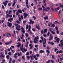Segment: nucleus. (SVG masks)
I'll return each mask as SVG.
<instances>
[{
	"label": "nucleus",
	"mask_w": 63,
	"mask_h": 63,
	"mask_svg": "<svg viewBox=\"0 0 63 63\" xmlns=\"http://www.w3.org/2000/svg\"><path fill=\"white\" fill-rule=\"evenodd\" d=\"M44 30H42L41 31V34H43L44 33L45 34L46 33H47V29H46L44 30V31L43 32Z\"/></svg>",
	"instance_id": "4"
},
{
	"label": "nucleus",
	"mask_w": 63,
	"mask_h": 63,
	"mask_svg": "<svg viewBox=\"0 0 63 63\" xmlns=\"http://www.w3.org/2000/svg\"><path fill=\"white\" fill-rule=\"evenodd\" d=\"M40 38L41 39V40H42V41L43 42V45H46V43H47V42L46 41V38H44H44H43V37L42 36H41L40 37Z\"/></svg>",
	"instance_id": "2"
},
{
	"label": "nucleus",
	"mask_w": 63,
	"mask_h": 63,
	"mask_svg": "<svg viewBox=\"0 0 63 63\" xmlns=\"http://www.w3.org/2000/svg\"><path fill=\"white\" fill-rule=\"evenodd\" d=\"M48 44H50V45H54V43L52 42H48Z\"/></svg>",
	"instance_id": "15"
},
{
	"label": "nucleus",
	"mask_w": 63,
	"mask_h": 63,
	"mask_svg": "<svg viewBox=\"0 0 63 63\" xmlns=\"http://www.w3.org/2000/svg\"><path fill=\"white\" fill-rule=\"evenodd\" d=\"M23 14V16L24 18H26V17H27V16H28V15L27 13H24Z\"/></svg>",
	"instance_id": "7"
},
{
	"label": "nucleus",
	"mask_w": 63,
	"mask_h": 63,
	"mask_svg": "<svg viewBox=\"0 0 63 63\" xmlns=\"http://www.w3.org/2000/svg\"><path fill=\"white\" fill-rule=\"evenodd\" d=\"M51 61V62L52 63H54V61L51 60H48V61L47 62V63H49V62H50Z\"/></svg>",
	"instance_id": "9"
},
{
	"label": "nucleus",
	"mask_w": 63,
	"mask_h": 63,
	"mask_svg": "<svg viewBox=\"0 0 63 63\" xmlns=\"http://www.w3.org/2000/svg\"><path fill=\"white\" fill-rule=\"evenodd\" d=\"M39 36H37L36 37H35L33 40V43L34 44L38 43V40L39 39Z\"/></svg>",
	"instance_id": "1"
},
{
	"label": "nucleus",
	"mask_w": 63,
	"mask_h": 63,
	"mask_svg": "<svg viewBox=\"0 0 63 63\" xmlns=\"http://www.w3.org/2000/svg\"><path fill=\"white\" fill-rule=\"evenodd\" d=\"M11 47L12 48H15V46H12Z\"/></svg>",
	"instance_id": "63"
},
{
	"label": "nucleus",
	"mask_w": 63,
	"mask_h": 63,
	"mask_svg": "<svg viewBox=\"0 0 63 63\" xmlns=\"http://www.w3.org/2000/svg\"><path fill=\"white\" fill-rule=\"evenodd\" d=\"M8 6H11V3H9L8 4Z\"/></svg>",
	"instance_id": "58"
},
{
	"label": "nucleus",
	"mask_w": 63,
	"mask_h": 63,
	"mask_svg": "<svg viewBox=\"0 0 63 63\" xmlns=\"http://www.w3.org/2000/svg\"><path fill=\"white\" fill-rule=\"evenodd\" d=\"M57 50H58V49H57V48H55V52H56Z\"/></svg>",
	"instance_id": "49"
},
{
	"label": "nucleus",
	"mask_w": 63,
	"mask_h": 63,
	"mask_svg": "<svg viewBox=\"0 0 63 63\" xmlns=\"http://www.w3.org/2000/svg\"><path fill=\"white\" fill-rule=\"evenodd\" d=\"M56 38H57L56 39ZM55 39H56L57 43H59V41H60V39H59V38H57V36H56L55 37Z\"/></svg>",
	"instance_id": "6"
},
{
	"label": "nucleus",
	"mask_w": 63,
	"mask_h": 63,
	"mask_svg": "<svg viewBox=\"0 0 63 63\" xmlns=\"http://www.w3.org/2000/svg\"><path fill=\"white\" fill-rule=\"evenodd\" d=\"M31 6H34V4L33 3H32L31 4Z\"/></svg>",
	"instance_id": "64"
},
{
	"label": "nucleus",
	"mask_w": 63,
	"mask_h": 63,
	"mask_svg": "<svg viewBox=\"0 0 63 63\" xmlns=\"http://www.w3.org/2000/svg\"><path fill=\"white\" fill-rule=\"evenodd\" d=\"M50 34V32H48L47 34V36H49Z\"/></svg>",
	"instance_id": "29"
},
{
	"label": "nucleus",
	"mask_w": 63,
	"mask_h": 63,
	"mask_svg": "<svg viewBox=\"0 0 63 63\" xmlns=\"http://www.w3.org/2000/svg\"><path fill=\"white\" fill-rule=\"evenodd\" d=\"M8 26L10 27H11L12 26V23H10L9 22H8Z\"/></svg>",
	"instance_id": "12"
},
{
	"label": "nucleus",
	"mask_w": 63,
	"mask_h": 63,
	"mask_svg": "<svg viewBox=\"0 0 63 63\" xmlns=\"http://www.w3.org/2000/svg\"><path fill=\"white\" fill-rule=\"evenodd\" d=\"M55 24H52V26H51V27H55Z\"/></svg>",
	"instance_id": "30"
},
{
	"label": "nucleus",
	"mask_w": 63,
	"mask_h": 63,
	"mask_svg": "<svg viewBox=\"0 0 63 63\" xmlns=\"http://www.w3.org/2000/svg\"><path fill=\"white\" fill-rule=\"evenodd\" d=\"M21 32H22V33H23V34H25V30H22L21 31Z\"/></svg>",
	"instance_id": "26"
},
{
	"label": "nucleus",
	"mask_w": 63,
	"mask_h": 63,
	"mask_svg": "<svg viewBox=\"0 0 63 63\" xmlns=\"http://www.w3.org/2000/svg\"><path fill=\"white\" fill-rule=\"evenodd\" d=\"M16 22L17 23H18L19 24H20V22H19V21H18V20H17L16 21Z\"/></svg>",
	"instance_id": "47"
},
{
	"label": "nucleus",
	"mask_w": 63,
	"mask_h": 63,
	"mask_svg": "<svg viewBox=\"0 0 63 63\" xmlns=\"http://www.w3.org/2000/svg\"><path fill=\"white\" fill-rule=\"evenodd\" d=\"M5 44L6 45H8L9 44V42H6L5 43Z\"/></svg>",
	"instance_id": "45"
},
{
	"label": "nucleus",
	"mask_w": 63,
	"mask_h": 63,
	"mask_svg": "<svg viewBox=\"0 0 63 63\" xmlns=\"http://www.w3.org/2000/svg\"><path fill=\"white\" fill-rule=\"evenodd\" d=\"M32 30L33 31H36V30L34 28L32 29Z\"/></svg>",
	"instance_id": "50"
},
{
	"label": "nucleus",
	"mask_w": 63,
	"mask_h": 63,
	"mask_svg": "<svg viewBox=\"0 0 63 63\" xmlns=\"http://www.w3.org/2000/svg\"><path fill=\"white\" fill-rule=\"evenodd\" d=\"M16 3V2L15 1V0H14V3L12 5V6L13 7H14V6L15 5V4Z\"/></svg>",
	"instance_id": "18"
},
{
	"label": "nucleus",
	"mask_w": 63,
	"mask_h": 63,
	"mask_svg": "<svg viewBox=\"0 0 63 63\" xmlns=\"http://www.w3.org/2000/svg\"><path fill=\"white\" fill-rule=\"evenodd\" d=\"M29 28L28 30L27 31L28 32H30V34H32V32L31 31L30 29L31 28V26L30 25H29Z\"/></svg>",
	"instance_id": "5"
},
{
	"label": "nucleus",
	"mask_w": 63,
	"mask_h": 63,
	"mask_svg": "<svg viewBox=\"0 0 63 63\" xmlns=\"http://www.w3.org/2000/svg\"><path fill=\"white\" fill-rule=\"evenodd\" d=\"M2 8L3 9H5V7H4V5H2Z\"/></svg>",
	"instance_id": "44"
},
{
	"label": "nucleus",
	"mask_w": 63,
	"mask_h": 63,
	"mask_svg": "<svg viewBox=\"0 0 63 63\" xmlns=\"http://www.w3.org/2000/svg\"><path fill=\"white\" fill-rule=\"evenodd\" d=\"M16 8H17V9H18V8H19V5H18V4H17V5Z\"/></svg>",
	"instance_id": "42"
},
{
	"label": "nucleus",
	"mask_w": 63,
	"mask_h": 63,
	"mask_svg": "<svg viewBox=\"0 0 63 63\" xmlns=\"http://www.w3.org/2000/svg\"><path fill=\"white\" fill-rule=\"evenodd\" d=\"M63 52L62 51V50H60L59 52V53H63Z\"/></svg>",
	"instance_id": "35"
},
{
	"label": "nucleus",
	"mask_w": 63,
	"mask_h": 63,
	"mask_svg": "<svg viewBox=\"0 0 63 63\" xmlns=\"http://www.w3.org/2000/svg\"><path fill=\"white\" fill-rule=\"evenodd\" d=\"M23 50L24 51H25L26 52V51H27V49L26 48V49H25V48H24L23 49Z\"/></svg>",
	"instance_id": "25"
},
{
	"label": "nucleus",
	"mask_w": 63,
	"mask_h": 63,
	"mask_svg": "<svg viewBox=\"0 0 63 63\" xmlns=\"http://www.w3.org/2000/svg\"><path fill=\"white\" fill-rule=\"evenodd\" d=\"M21 19H23L24 18L23 16L22 15L21 16Z\"/></svg>",
	"instance_id": "38"
},
{
	"label": "nucleus",
	"mask_w": 63,
	"mask_h": 63,
	"mask_svg": "<svg viewBox=\"0 0 63 63\" xmlns=\"http://www.w3.org/2000/svg\"><path fill=\"white\" fill-rule=\"evenodd\" d=\"M15 62H16V61H15V60H14L12 61V63H15Z\"/></svg>",
	"instance_id": "54"
},
{
	"label": "nucleus",
	"mask_w": 63,
	"mask_h": 63,
	"mask_svg": "<svg viewBox=\"0 0 63 63\" xmlns=\"http://www.w3.org/2000/svg\"><path fill=\"white\" fill-rule=\"evenodd\" d=\"M14 57L15 58H17V53H16L14 55Z\"/></svg>",
	"instance_id": "19"
},
{
	"label": "nucleus",
	"mask_w": 63,
	"mask_h": 63,
	"mask_svg": "<svg viewBox=\"0 0 63 63\" xmlns=\"http://www.w3.org/2000/svg\"><path fill=\"white\" fill-rule=\"evenodd\" d=\"M21 53H18V55L19 56H20L21 55Z\"/></svg>",
	"instance_id": "34"
},
{
	"label": "nucleus",
	"mask_w": 63,
	"mask_h": 63,
	"mask_svg": "<svg viewBox=\"0 0 63 63\" xmlns=\"http://www.w3.org/2000/svg\"><path fill=\"white\" fill-rule=\"evenodd\" d=\"M7 34H8V35H9V36H11V34L10 33L8 32L7 33Z\"/></svg>",
	"instance_id": "33"
},
{
	"label": "nucleus",
	"mask_w": 63,
	"mask_h": 63,
	"mask_svg": "<svg viewBox=\"0 0 63 63\" xmlns=\"http://www.w3.org/2000/svg\"><path fill=\"white\" fill-rule=\"evenodd\" d=\"M51 32L52 34H55V32H54L51 31Z\"/></svg>",
	"instance_id": "43"
},
{
	"label": "nucleus",
	"mask_w": 63,
	"mask_h": 63,
	"mask_svg": "<svg viewBox=\"0 0 63 63\" xmlns=\"http://www.w3.org/2000/svg\"><path fill=\"white\" fill-rule=\"evenodd\" d=\"M29 54V52H27L26 53V55H28Z\"/></svg>",
	"instance_id": "53"
},
{
	"label": "nucleus",
	"mask_w": 63,
	"mask_h": 63,
	"mask_svg": "<svg viewBox=\"0 0 63 63\" xmlns=\"http://www.w3.org/2000/svg\"><path fill=\"white\" fill-rule=\"evenodd\" d=\"M45 51L44 50H41L39 52L40 53H44Z\"/></svg>",
	"instance_id": "22"
},
{
	"label": "nucleus",
	"mask_w": 63,
	"mask_h": 63,
	"mask_svg": "<svg viewBox=\"0 0 63 63\" xmlns=\"http://www.w3.org/2000/svg\"><path fill=\"white\" fill-rule=\"evenodd\" d=\"M50 24H51V23L50 22L49 23H48V25L49 27H50Z\"/></svg>",
	"instance_id": "57"
},
{
	"label": "nucleus",
	"mask_w": 63,
	"mask_h": 63,
	"mask_svg": "<svg viewBox=\"0 0 63 63\" xmlns=\"http://www.w3.org/2000/svg\"><path fill=\"white\" fill-rule=\"evenodd\" d=\"M3 4L4 5L5 7H6V6H7V4L5 2H3Z\"/></svg>",
	"instance_id": "23"
},
{
	"label": "nucleus",
	"mask_w": 63,
	"mask_h": 63,
	"mask_svg": "<svg viewBox=\"0 0 63 63\" xmlns=\"http://www.w3.org/2000/svg\"><path fill=\"white\" fill-rule=\"evenodd\" d=\"M55 28L56 30H58V28H57V26H56Z\"/></svg>",
	"instance_id": "51"
},
{
	"label": "nucleus",
	"mask_w": 63,
	"mask_h": 63,
	"mask_svg": "<svg viewBox=\"0 0 63 63\" xmlns=\"http://www.w3.org/2000/svg\"><path fill=\"white\" fill-rule=\"evenodd\" d=\"M30 57L31 58V60H33V58H32V56H30Z\"/></svg>",
	"instance_id": "61"
},
{
	"label": "nucleus",
	"mask_w": 63,
	"mask_h": 63,
	"mask_svg": "<svg viewBox=\"0 0 63 63\" xmlns=\"http://www.w3.org/2000/svg\"><path fill=\"white\" fill-rule=\"evenodd\" d=\"M36 28L38 30H39L40 29V27L38 26H36Z\"/></svg>",
	"instance_id": "20"
},
{
	"label": "nucleus",
	"mask_w": 63,
	"mask_h": 63,
	"mask_svg": "<svg viewBox=\"0 0 63 63\" xmlns=\"http://www.w3.org/2000/svg\"><path fill=\"white\" fill-rule=\"evenodd\" d=\"M26 20L23 21V23H26Z\"/></svg>",
	"instance_id": "62"
},
{
	"label": "nucleus",
	"mask_w": 63,
	"mask_h": 63,
	"mask_svg": "<svg viewBox=\"0 0 63 63\" xmlns=\"http://www.w3.org/2000/svg\"><path fill=\"white\" fill-rule=\"evenodd\" d=\"M38 10L39 11H40V10H41V11H42V8H38Z\"/></svg>",
	"instance_id": "40"
},
{
	"label": "nucleus",
	"mask_w": 63,
	"mask_h": 63,
	"mask_svg": "<svg viewBox=\"0 0 63 63\" xmlns=\"http://www.w3.org/2000/svg\"><path fill=\"white\" fill-rule=\"evenodd\" d=\"M23 47H20V49L21 51H22V50H23Z\"/></svg>",
	"instance_id": "41"
},
{
	"label": "nucleus",
	"mask_w": 63,
	"mask_h": 63,
	"mask_svg": "<svg viewBox=\"0 0 63 63\" xmlns=\"http://www.w3.org/2000/svg\"><path fill=\"white\" fill-rule=\"evenodd\" d=\"M5 53L6 55L8 54V52H7V50H6L5 51Z\"/></svg>",
	"instance_id": "21"
},
{
	"label": "nucleus",
	"mask_w": 63,
	"mask_h": 63,
	"mask_svg": "<svg viewBox=\"0 0 63 63\" xmlns=\"http://www.w3.org/2000/svg\"><path fill=\"white\" fill-rule=\"evenodd\" d=\"M33 58H35L36 57V55H34L33 56Z\"/></svg>",
	"instance_id": "55"
},
{
	"label": "nucleus",
	"mask_w": 63,
	"mask_h": 63,
	"mask_svg": "<svg viewBox=\"0 0 63 63\" xmlns=\"http://www.w3.org/2000/svg\"><path fill=\"white\" fill-rule=\"evenodd\" d=\"M34 23V21H32V19L30 21L29 23L30 24H33Z\"/></svg>",
	"instance_id": "10"
},
{
	"label": "nucleus",
	"mask_w": 63,
	"mask_h": 63,
	"mask_svg": "<svg viewBox=\"0 0 63 63\" xmlns=\"http://www.w3.org/2000/svg\"><path fill=\"white\" fill-rule=\"evenodd\" d=\"M8 54L10 55H12V54H11V53L10 52H9L8 53Z\"/></svg>",
	"instance_id": "48"
},
{
	"label": "nucleus",
	"mask_w": 63,
	"mask_h": 63,
	"mask_svg": "<svg viewBox=\"0 0 63 63\" xmlns=\"http://www.w3.org/2000/svg\"><path fill=\"white\" fill-rule=\"evenodd\" d=\"M46 52H48V53L47 54V56L49 55V54L50 53L49 51V50H46Z\"/></svg>",
	"instance_id": "14"
},
{
	"label": "nucleus",
	"mask_w": 63,
	"mask_h": 63,
	"mask_svg": "<svg viewBox=\"0 0 63 63\" xmlns=\"http://www.w3.org/2000/svg\"><path fill=\"white\" fill-rule=\"evenodd\" d=\"M8 10H7V11H6V14H8Z\"/></svg>",
	"instance_id": "59"
},
{
	"label": "nucleus",
	"mask_w": 63,
	"mask_h": 63,
	"mask_svg": "<svg viewBox=\"0 0 63 63\" xmlns=\"http://www.w3.org/2000/svg\"><path fill=\"white\" fill-rule=\"evenodd\" d=\"M47 49H48V50H49L50 49V48H49V47L48 46H47Z\"/></svg>",
	"instance_id": "46"
},
{
	"label": "nucleus",
	"mask_w": 63,
	"mask_h": 63,
	"mask_svg": "<svg viewBox=\"0 0 63 63\" xmlns=\"http://www.w3.org/2000/svg\"><path fill=\"white\" fill-rule=\"evenodd\" d=\"M44 19L45 20L46 19H48V16H47L46 17H44Z\"/></svg>",
	"instance_id": "24"
},
{
	"label": "nucleus",
	"mask_w": 63,
	"mask_h": 63,
	"mask_svg": "<svg viewBox=\"0 0 63 63\" xmlns=\"http://www.w3.org/2000/svg\"><path fill=\"white\" fill-rule=\"evenodd\" d=\"M28 27H29V26H28V25H26V29H28Z\"/></svg>",
	"instance_id": "31"
},
{
	"label": "nucleus",
	"mask_w": 63,
	"mask_h": 63,
	"mask_svg": "<svg viewBox=\"0 0 63 63\" xmlns=\"http://www.w3.org/2000/svg\"><path fill=\"white\" fill-rule=\"evenodd\" d=\"M1 57H3V58H4V57H5V56L3 55V54H2L1 55Z\"/></svg>",
	"instance_id": "36"
},
{
	"label": "nucleus",
	"mask_w": 63,
	"mask_h": 63,
	"mask_svg": "<svg viewBox=\"0 0 63 63\" xmlns=\"http://www.w3.org/2000/svg\"><path fill=\"white\" fill-rule=\"evenodd\" d=\"M17 47H18L19 48L21 46V44L20 43V42H18L17 43Z\"/></svg>",
	"instance_id": "11"
},
{
	"label": "nucleus",
	"mask_w": 63,
	"mask_h": 63,
	"mask_svg": "<svg viewBox=\"0 0 63 63\" xmlns=\"http://www.w3.org/2000/svg\"><path fill=\"white\" fill-rule=\"evenodd\" d=\"M22 59H23L24 60H25V58H24V56H22Z\"/></svg>",
	"instance_id": "52"
},
{
	"label": "nucleus",
	"mask_w": 63,
	"mask_h": 63,
	"mask_svg": "<svg viewBox=\"0 0 63 63\" xmlns=\"http://www.w3.org/2000/svg\"><path fill=\"white\" fill-rule=\"evenodd\" d=\"M27 59H30V56H27Z\"/></svg>",
	"instance_id": "37"
},
{
	"label": "nucleus",
	"mask_w": 63,
	"mask_h": 63,
	"mask_svg": "<svg viewBox=\"0 0 63 63\" xmlns=\"http://www.w3.org/2000/svg\"><path fill=\"white\" fill-rule=\"evenodd\" d=\"M53 38V37L52 36H50L49 37V41H50L51 40H52V39Z\"/></svg>",
	"instance_id": "13"
},
{
	"label": "nucleus",
	"mask_w": 63,
	"mask_h": 63,
	"mask_svg": "<svg viewBox=\"0 0 63 63\" xmlns=\"http://www.w3.org/2000/svg\"><path fill=\"white\" fill-rule=\"evenodd\" d=\"M43 14L44 16H45L46 15V13H45L44 12L43 13Z\"/></svg>",
	"instance_id": "60"
},
{
	"label": "nucleus",
	"mask_w": 63,
	"mask_h": 63,
	"mask_svg": "<svg viewBox=\"0 0 63 63\" xmlns=\"http://www.w3.org/2000/svg\"><path fill=\"white\" fill-rule=\"evenodd\" d=\"M25 35H26V37H28V33H26L25 34Z\"/></svg>",
	"instance_id": "28"
},
{
	"label": "nucleus",
	"mask_w": 63,
	"mask_h": 63,
	"mask_svg": "<svg viewBox=\"0 0 63 63\" xmlns=\"http://www.w3.org/2000/svg\"><path fill=\"white\" fill-rule=\"evenodd\" d=\"M26 6L27 8H28V9H29V6H28V0H26Z\"/></svg>",
	"instance_id": "8"
},
{
	"label": "nucleus",
	"mask_w": 63,
	"mask_h": 63,
	"mask_svg": "<svg viewBox=\"0 0 63 63\" xmlns=\"http://www.w3.org/2000/svg\"><path fill=\"white\" fill-rule=\"evenodd\" d=\"M18 12L20 14H22V10H21L19 9L18 10Z\"/></svg>",
	"instance_id": "16"
},
{
	"label": "nucleus",
	"mask_w": 63,
	"mask_h": 63,
	"mask_svg": "<svg viewBox=\"0 0 63 63\" xmlns=\"http://www.w3.org/2000/svg\"><path fill=\"white\" fill-rule=\"evenodd\" d=\"M11 20H13V18H10L8 20V21H10V22H12Z\"/></svg>",
	"instance_id": "17"
},
{
	"label": "nucleus",
	"mask_w": 63,
	"mask_h": 63,
	"mask_svg": "<svg viewBox=\"0 0 63 63\" xmlns=\"http://www.w3.org/2000/svg\"><path fill=\"white\" fill-rule=\"evenodd\" d=\"M9 55H7L6 56V58H7V59H9V58H10L9 57Z\"/></svg>",
	"instance_id": "27"
},
{
	"label": "nucleus",
	"mask_w": 63,
	"mask_h": 63,
	"mask_svg": "<svg viewBox=\"0 0 63 63\" xmlns=\"http://www.w3.org/2000/svg\"><path fill=\"white\" fill-rule=\"evenodd\" d=\"M15 25L16 26V30H17L18 31H20V29H19L18 28V27L19 28H20V25H19L18 26V24H15Z\"/></svg>",
	"instance_id": "3"
},
{
	"label": "nucleus",
	"mask_w": 63,
	"mask_h": 63,
	"mask_svg": "<svg viewBox=\"0 0 63 63\" xmlns=\"http://www.w3.org/2000/svg\"><path fill=\"white\" fill-rule=\"evenodd\" d=\"M38 47V45H35V47H36V48H37V47Z\"/></svg>",
	"instance_id": "56"
},
{
	"label": "nucleus",
	"mask_w": 63,
	"mask_h": 63,
	"mask_svg": "<svg viewBox=\"0 0 63 63\" xmlns=\"http://www.w3.org/2000/svg\"><path fill=\"white\" fill-rule=\"evenodd\" d=\"M7 34H8V35H9V36H11V34L10 33L8 32L7 33Z\"/></svg>",
	"instance_id": "32"
},
{
	"label": "nucleus",
	"mask_w": 63,
	"mask_h": 63,
	"mask_svg": "<svg viewBox=\"0 0 63 63\" xmlns=\"http://www.w3.org/2000/svg\"><path fill=\"white\" fill-rule=\"evenodd\" d=\"M34 2L36 3V4H37L38 3V2H37V0H34Z\"/></svg>",
	"instance_id": "39"
}]
</instances>
